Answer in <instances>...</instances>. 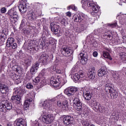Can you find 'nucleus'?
Listing matches in <instances>:
<instances>
[{"label":"nucleus","instance_id":"nucleus-13","mask_svg":"<svg viewBox=\"0 0 126 126\" xmlns=\"http://www.w3.org/2000/svg\"><path fill=\"white\" fill-rule=\"evenodd\" d=\"M29 4L28 3L23 2L19 5V9L21 13H25L28 9Z\"/></svg>","mask_w":126,"mask_h":126},{"label":"nucleus","instance_id":"nucleus-29","mask_svg":"<svg viewBox=\"0 0 126 126\" xmlns=\"http://www.w3.org/2000/svg\"><path fill=\"white\" fill-rule=\"evenodd\" d=\"M51 31L53 32H58L59 31V26L55 22L50 24Z\"/></svg>","mask_w":126,"mask_h":126},{"label":"nucleus","instance_id":"nucleus-63","mask_svg":"<svg viewBox=\"0 0 126 126\" xmlns=\"http://www.w3.org/2000/svg\"><path fill=\"white\" fill-rule=\"evenodd\" d=\"M89 126H95L94 124H90Z\"/></svg>","mask_w":126,"mask_h":126},{"label":"nucleus","instance_id":"nucleus-61","mask_svg":"<svg viewBox=\"0 0 126 126\" xmlns=\"http://www.w3.org/2000/svg\"><path fill=\"white\" fill-rule=\"evenodd\" d=\"M66 16H68V17H70L71 16V12H67L66 13Z\"/></svg>","mask_w":126,"mask_h":126},{"label":"nucleus","instance_id":"nucleus-17","mask_svg":"<svg viewBox=\"0 0 126 126\" xmlns=\"http://www.w3.org/2000/svg\"><path fill=\"white\" fill-rule=\"evenodd\" d=\"M117 19H118L120 23H121V24L125 23V22H126V14H123V13L122 12L119 13L117 15Z\"/></svg>","mask_w":126,"mask_h":126},{"label":"nucleus","instance_id":"nucleus-20","mask_svg":"<svg viewBox=\"0 0 126 126\" xmlns=\"http://www.w3.org/2000/svg\"><path fill=\"white\" fill-rule=\"evenodd\" d=\"M105 91L106 93L109 94V93L112 91V89H114V84L110 82H106L105 83Z\"/></svg>","mask_w":126,"mask_h":126},{"label":"nucleus","instance_id":"nucleus-28","mask_svg":"<svg viewBox=\"0 0 126 126\" xmlns=\"http://www.w3.org/2000/svg\"><path fill=\"white\" fill-rule=\"evenodd\" d=\"M107 72V69L106 67H102L99 70H98V76H104Z\"/></svg>","mask_w":126,"mask_h":126},{"label":"nucleus","instance_id":"nucleus-25","mask_svg":"<svg viewBox=\"0 0 126 126\" xmlns=\"http://www.w3.org/2000/svg\"><path fill=\"white\" fill-rule=\"evenodd\" d=\"M58 81H59V79H56L52 77L50 79V84L54 87H60V83Z\"/></svg>","mask_w":126,"mask_h":126},{"label":"nucleus","instance_id":"nucleus-37","mask_svg":"<svg viewBox=\"0 0 126 126\" xmlns=\"http://www.w3.org/2000/svg\"><path fill=\"white\" fill-rule=\"evenodd\" d=\"M5 36L6 35L4 32H0V44H2L3 42L5 40Z\"/></svg>","mask_w":126,"mask_h":126},{"label":"nucleus","instance_id":"nucleus-24","mask_svg":"<svg viewBox=\"0 0 126 126\" xmlns=\"http://www.w3.org/2000/svg\"><path fill=\"white\" fill-rule=\"evenodd\" d=\"M8 87L2 83H0V92L2 94H6L8 92Z\"/></svg>","mask_w":126,"mask_h":126},{"label":"nucleus","instance_id":"nucleus-3","mask_svg":"<svg viewBox=\"0 0 126 126\" xmlns=\"http://www.w3.org/2000/svg\"><path fill=\"white\" fill-rule=\"evenodd\" d=\"M89 18V17H88L87 15H85V14L75 15L74 16V20L75 22H79V23H80V22L82 21L81 23V31H84L88 25V23L85 21L84 19L87 20Z\"/></svg>","mask_w":126,"mask_h":126},{"label":"nucleus","instance_id":"nucleus-48","mask_svg":"<svg viewBox=\"0 0 126 126\" xmlns=\"http://www.w3.org/2000/svg\"><path fill=\"white\" fill-rule=\"evenodd\" d=\"M82 124L83 126H89L90 124H89V122L87 120H84L82 122Z\"/></svg>","mask_w":126,"mask_h":126},{"label":"nucleus","instance_id":"nucleus-2","mask_svg":"<svg viewBox=\"0 0 126 126\" xmlns=\"http://www.w3.org/2000/svg\"><path fill=\"white\" fill-rule=\"evenodd\" d=\"M82 3H83L82 7L84 9H86L87 7H91L92 10L91 12V15L94 16V15H96L98 11H99V7L98 5L96 4L93 1H82Z\"/></svg>","mask_w":126,"mask_h":126},{"label":"nucleus","instance_id":"nucleus-32","mask_svg":"<svg viewBox=\"0 0 126 126\" xmlns=\"http://www.w3.org/2000/svg\"><path fill=\"white\" fill-rule=\"evenodd\" d=\"M109 93H110L111 99H116L118 97V92L116 91L114 89H112Z\"/></svg>","mask_w":126,"mask_h":126},{"label":"nucleus","instance_id":"nucleus-6","mask_svg":"<svg viewBox=\"0 0 126 126\" xmlns=\"http://www.w3.org/2000/svg\"><path fill=\"white\" fill-rule=\"evenodd\" d=\"M77 90H78V89L75 87H69L64 90V93L69 97V101H71V100H73V97L76 96L74 95V93L76 92Z\"/></svg>","mask_w":126,"mask_h":126},{"label":"nucleus","instance_id":"nucleus-21","mask_svg":"<svg viewBox=\"0 0 126 126\" xmlns=\"http://www.w3.org/2000/svg\"><path fill=\"white\" fill-rule=\"evenodd\" d=\"M113 77L114 78V80H115V82L120 84L121 82H122V80H121V76H120V72L115 71L113 73Z\"/></svg>","mask_w":126,"mask_h":126},{"label":"nucleus","instance_id":"nucleus-56","mask_svg":"<svg viewBox=\"0 0 126 126\" xmlns=\"http://www.w3.org/2000/svg\"><path fill=\"white\" fill-rule=\"evenodd\" d=\"M1 13H5L6 12V8L5 7H2L0 9Z\"/></svg>","mask_w":126,"mask_h":126},{"label":"nucleus","instance_id":"nucleus-39","mask_svg":"<svg viewBox=\"0 0 126 126\" xmlns=\"http://www.w3.org/2000/svg\"><path fill=\"white\" fill-rule=\"evenodd\" d=\"M105 26L108 28H116V27H118V26L117 22H115V23L112 24H107L105 25Z\"/></svg>","mask_w":126,"mask_h":126},{"label":"nucleus","instance_id":"nucleus-47","mask_svg":"<svg viewBox=\"0 0 126 126\" xmlns=\"http://www.w3.org/2000/svg\"><path fill=\"white\" fill-rule=\"evenodd\" d=\"M82 124L83 126H89L90 124H89V122L87 120H84L82 122Z\"/></svg>","mask_w":126,"mask_h":126},{"label":"nucleus","instance_id":"nucleus-54","mask_svg":"<svg viewBox=\"0 0 126 126\" xmlns=\"http://www.w3.org/2000/svg\"><path fill=\"white\" fill-rule=\"evenodd\" d=\"M117 2L120 5H123V2L126 3V0H118Z\"/></svg>","mask_w":126,"mask_h":126},{"label":"nucleus","instance_id":"nucleus-1","mask_svg":"<svg viewBox=\"0 0 126 126\" xmlns=\"http://www.w3.org/2000/svg\"><path fill=\"white\" fill-rule=\"evenodd\" d=\"M64 98L65 97L64 95L60 94L53 98L41 101L39 103V106L40 107H43V109H45V110L48 111L49 113H52V112L55 110L53 104H54V103H55V102H56L58 99L63 100L64 99Z\"/></svg>","mask_w":126,"mask_h":126},{"label":"nucleus","instance_id":"nucleus-30","mask_svg":"<svg viewBox=\"0 0 126 126\" xmlns=\"http://www.w3.org/2000/svg\"><path fill=\"white\" fill-rule=\"evenodd\" d=\"M83 96L86 100H89L91 99V93L89 91H86V92H83Z\"/></svg>","mask_w":126,"mask_h":126},{"label":"nucleus","instance_id":"nucleus-9","mask_svg":"<svg viewBox=\"0 0 126 126\" xmlns=\"http://www.w3.org/2000/svg\"><path fill=\"white\" fill-rule=\"evenodd\" d=\"M55 120V116L52 114H48L47 115H43L42 118V121L44 124L46 125H50L53 123V121Z\"/></svg>","mask_w":126,"mask_h":126},{"label":"nucleus","instance_id":"nucleus-55","mask_svg":"<svg viewBox=\"0 0 126 126\" xmlns=\"http://www.w3.org/2000/svg\"><path fill=\"white\" fill-rule=\"evenodd\" d=\"M25 20L23 19L22 20V22L20 25L21 28H23V27L25 26Z\"/></svg>","mask_w":126,"mask_h":126},{"label":"nucleus","instance_id":"nucleus-51","mask_svg":"<svg viewBox=\"0 0 126 126\" xmlns=\"http://www.w3.org/2000/svg\"><path fill=\"white\" fill-rule=\"evenodd\" d=\"M26 88L28 89H33V85L32 83H29L27 84Z\"/></svg>","mask_w":126,"mask_h":126},{"label":"nucleus","instance_id":"nucleus-40","mask_svg":"<svg viewBox=\"0 0 126 126\" xmlns=\"http://www.w3.org/2000/svg\"><path fill=\"white\" fill-rule=\"evenodd\" d=\"M48 72H49V70H48V69H43L39 73V76L43 77V76L47 75Z\"/></svg>","mask_w":126,"mask_h":126},{"label":"nucleus","instance_id":"nucleus-38","mask_svg":"<svg viewBox=\"0 0 126 126\" xmlns=\"http://www.w3.org/2000/svg\"><path fill=\"white\" fill-rule=\"evenodd\" d=\"M32 59V56H29L25 60V63L27 66L31 64V60Z\"/></svg>","mask_w":126,"mask_h":126},{"label":"nucleus","instance_id":"nucleus-8","mask_svg":"<svg viewBox=\"0 0 126 126\" xmlns=\"http://www.w3.org/2000/svg\"><path fill=\"white\" fill-rule=\"evenodd\" d=\"M74 97V98L73 100V105L74 106H76V107H77L76 110L80 112V114H81V113H82V103H81V101H80V99H79L78 95H77Z\"/></svg>","mask_w":126,"mask_h":126},{"label":"nucleus","instance_id":"nucleus-16","mask_svg":"<svg viewBox=\"0 0 126 126\" xmlns=\"http://www.w3.org/2000/svg\"><path fill=\"white\" fill-rule=\"evenodd\" d=\"M88 75L90 79H94L96 75L95 73V68L91 67L88 69Z\"/></svg>","mask_w":126,"mask_h":126},{"label":"nucleus","instance_id":"nucleus-12","mask_svg":"<svg viewBox=\"0 0 126 126\" xmlns=\"http://www.w3.org/2000/svg\"><path fill=\"white\" fill-rule=\"evenodd\" d=\"M61 52L66 58H68V57H69L72 54V50L67 48V47L65 46H63L61 49Z\"/></svg>","mask_w":126,"mask_h":126},{"label":"nucleus","instance_id":"nucleus-18","mask_svg":"<svg viewBox=\"0 0 126 126\" xmlns=\"http://www.w3.org/2000/svg\"><path fill=\"white\" fill-rule=\"evenodd\" d=\"M110 49L105 47L104 50L102 52V56L105 59H108V60H110V61H112V57H111V55H110Z\"/></svg>","mask_w":126,"mask_h":126},{"label":"nucleus","instance_id":"nucleus-15","mask_svg":"<svg viewBox=\"0 0 126 126\" xmlns=\"http://www.w3.org/2000/svg\"><path fill=\"white\" fill-rule=\"evenodd\" d=\"M48 60L49 56L47 54H43L40 55L38 60L40 63H44V64H46V63H47Z\"/></svg>","mask_w":126,"mask_h":126},{"label":"nucleus","instance_id":"nucleus-53","mask_svg":"<svg viewBox=\"0 0 126 126\" xmlns=\"http://www.w3.org/2000/svg\"><path fill=\"white\" fill-rule=\"evenodd\" d=\"M77 71V68L76 66H74L73 67L71 70V73H74V72H76Z\"/></svg>","mask_w":126,"mask_h":126},{"label":"nucleus","instance_id":"nucleus-62","mask_svg":"<svg viewBox=\"0 0 126 126\" xmlns=\"http://www.w3.org/2000/svg\"><path fill=\"white\" fill-rule=\"evenodd\" d=\"M56 72L57 73H59V74L63 73V72H62V70L61 69H57L56 70Z\"/></svg>","mask_w":126,"mask_h":126},{"label":"nucleus","instance_id":"nucleus-41","mask_svg":"<svg viewBox=\"0 0 126 126\" xmlns=\"http://www.w3.org/2000/svg\"><path fill=\"white\" fill-rule=\"evenodd\" d=\"M103 36H104V38H111L113 37V35H112V32L108 31L107 32H106L105 33H104Z\"/></svg>","mask_w":126,"mask_h":126},{"label":"nucleus","instance_id":"nucleus-64","mask_svg":"<svg viewBox=\"0 0 126 126\" xmlns=\"http://www.w3.org/2000/svg\"><path fill=\"white\" fill-rule=\"evenodd\" d=\"M40 45H41V46H43V43H42V42H41V43H40Z\"/></svg>","mask_w":126,"mask_h":126},{"label":"nucleus","instance_id":"nucleus-45","mask_svg":"<svg viewBox=\"0 0 126 126\" xmlns=\"http://www.w3.org/2000/svg\"><path fill=\"white\" fill-rule=\"evenodd\" d=\"M13 69H14V70L15 71H16L17 72H18L19 71V70H20V66L17 65H14L12 67Z\"/></svg>","mask_w":126,"mask_h":126},{"label":"nucleus","instance_id":"nucleus-11","mask_svg":"<svg viewBox=\"0 0 126 126\" xmlns=\"http://www.w3.org/2000/svg\"><path fill=\"white\" fill-rule=\"evenodd\" d=\"M85 76V74L83 71L80 70L78 73H75L73 76L74 81H78V80H82V79Z\"/></svg>","mask_w":126,"mask_h":126},{"label":"nucleus","instance_id":"nucleus-50","mask_svg":"<svg viewBox=\"0 0 126 126\" xmlns=\"http://www.w3.org/2000/svg\"><path fill=\"white\" fill-rule=\"evenodd\" d=\"M84 113L85 114V115L88 116V115L90 114V110H89V108H86L84 110Z\"/></svg>","mask_w":126,"mask_h":126},{"label":"nucleus","instance_id":"nucleus-4","mask_svg":"<svg viewBox=\"0 0 126 126\" xmlns=\"http://www.w3.org/2000/svg\"><path fill=\"white\" fill-rule=\"evenodd\" d=\"M24 92V90L21 89V88H16L14 89L13 95L11 97L12 101H18V102H20L21 100V96L23 95Z\"/></svg>","mask_w":126,"mask_h":126},{"label":"nucleus","instance_id":"nucleus-31","mask_svg":"<svg viewBox=\"0 0 126 126\" xmlns=\"http://www.w3.org/2000/svg\"><path fill=\"white\" fill-rule=\"evenodd\" d=\"M35 95L33 94V95H32V97L28 98L27 100H25L24 103V106L25 107H26V108H28V107H29V105L31 104V102L33 100V99L32 98H33V97Z\"/></svg>","mask_w":126,"mask_h":126},{"label":"nucleus","instance_id":"nucleus-36","mask_svg":"<svg viewBox=\"0 0 126 126\" xmlns=\"http://www.w3.org/2000/svg\"><path fill=\"white\" fill-rule=\"evenodd\" d=\"M33 6L34 9H35L36 11H39L41 9L42 5L40 3H33Z\"/></svg>","mask_w":126,"mask_h":126},{"label":"nucleus","instance_id":"nucleus-22","mask_svg":"<svg viewBox=\"0 0 126 126\" xmlns=\"http://www.w3.org/2000/svg\"><path fill=\"white\" fill-rule=\"evenodd\" d=\"M26 119L22 118H20L15 122V125H16L17 126H26Z\"/></svg>","mask_w":126,"mask_h":126},{"label":"nucleus","instance_id":"nucleus-5","mask_svg":"<svg viewBox=\"0 0 126 126\" xmlns=\"http://www.w3.org/2000/svg\"><path fill=\"white\" fill-rule=\"evenodd\" d=\"M7 14L10 20H11V21H14V23L17 22L18 19H19V16H18V13L16 12L15 7L12 8L11 9L9 10Z\"/></svg>","mask_w":126,"mask_h":126},{"label":"nucleus","instance_id":"nucleus-27","mask_svg":"<svg viewBox=\"0 0 126 126\" xmlns=\"http://www.w3.org/2000/svg\"><path fill=\"white\" fill-rule=\"evenodd\" d=\"M28 17L29 20H31V21H33L37 19V15L35 14V13L30 12L28 14Z\"/></svg>","mask_w":126,"mask_h":126},{"label":"nucleus","instance_id":"nucleus-19","mask_svg":"<svg viewBox=\"0 0 126 126\" xmlns=\"http://www.w3.org/2000/svg\"><path fill=\"white\" fill-rule=\"evenodd\" d=\"M73 121V118L70 116H65L63 119V122L64 125L68 126L69 124H71Z\"/></svg>","mask_w":126,"mask_h":126},{"label":"nucleus","instance_id":"nucleus-46","mask_svg":"<svg viewBox=\"0 0 126 126\" xmlns=\"http://www.w3.org/2000/svg\"><path fill=\"white\" fill-rule=\"evenodd\" d=\"M67 9H72L73 10L76 11V10H77V7H76L74 5H71L67 7Z\"/></svg>","mask_w":126,"mask_h":126},{"label":"nucleus","instance_id":"nucleus-49","mask_svg":"<svg viewBox=\"0 0 126 126\" xmlns=\"http://www.w3.org/2000/svg\"><path fill=\"white\" fill-rule=\"evenodd\" d=\"M61 23L62 25L64 26L65 25V23H66V18H61Z\"/></svg>","mask_w":126,"mask_h":126},{"label":"nucleus","instance_id":"nucleus-34","mask_svg":"<svg viewBox=\"0 0 126 126\" xmlns=\"http://www.w3.org/2000/svg\"><path fill=\"white\" fill-rule=\"evenodd\" d=\"M15 42V39H14L13 37H9L7 39V42H6V47H9L11 45H12L13 43H14Z\"/></svg>","mask_w":126,"mask_h":126},{"label":"nucleus","instance_id":"nucleus-42","mask_svg":"<svg viewBox=\"0 0 126 126\" xmlns=\"http://www.w3.org/2000/svg\"><path fill=\"white\" fill-rule=\"evenodd\" d=\"M122 61L126 62V52H120L119 54Z\"/></svg>","mask_w":126,"mask_h":126},{"label":"nucleus","instance_id":"nucleus-52","mask_svg":"<svg viewBox=\"0 0 126 126\" xmlns=\"http://www.w3.org/2000/svg\"><path fill=\"white\" fill-rule=\"evenodd\" d=\"M114 119H116V120H119V119H120V117H121V115H120V113H116L114 115Z\"/></svg>","mask_w":126,"mask_h":126},{"label":"nucleus","instance_id":"nucleus-33","mask_svg":"<svg viewBox=\"0 0 126 126\" xmlns=\"http://www.w3.org/2000/svg\"><path fill=\"white\" fill-rule=\"evenodd\" d=\"M109 93H110L111 99H116L118 97V92L116 91L114 89H112Z\"/></svg>","mask_w":126,"mask_h":126},{"label":"nucleus","instance_id":"nucleus-60","mask_svg":"<svg viewBox=\"0 0 126 126\" xmlns=\"http://www.w3.org/2000/svg\"><path fill=\"white\" fill-rule=\"evenodd\" d=\"M122 41L123 43H126V36L124 35L122 37Z\"/></svg>","mask_w":126,"mask_h":126},{"label":"nucleus","instance_id":"nucleus-26","mask_svg":"<svg viewBox=\"0 0 126 126\" xmlns=\"http://www.w3.org/2000/svg\"><path fill=\"white\" fill-rule=\"evenodd\" d=\"M85 55L84 53H81L78 55L79 59L81 60V63L82 64H86V63H87V58L84 57Z\"/></svg>","mask_w":126,"mask_h":126},{"label":"nucleus","instance_id":"nucleus-59","mask_svg":"<svg viewBox=\"0 0 126 126\" xmlns=\"http://www.w3.org/2000/svg\"><path fill=\"white\" fill-rule=\"evenodd\" d=\"M33 126H40V122H39V121H35L34 123Z\"/></svg>","mask_w":126,"mask_h":126},{"label":"nucleus","instance_id":"nucleus-44","mask_svg":"<svg viewBox=\"0 0 126 126\" xmlns=\"http://www.w3.org/2000/svg\"><path fill=\"white\" fill-rule=\"evenodd\" d=\"M9 48L13 49V50H15V49H17V44L15 42L12 43V44L10 45V47H9Z\"/></svg>","mask_w":126,"mask_h":126},{"label":"nucleus","instance_id":"nucleus-58","mask_svg":"<svg viewBox=\"0 0 126 126\" xmlns=\"http://www.w3.org/2000/svg\"><path fill=\"white\" fill-rule=\"evenodd\" d=\"M94 103H95L96 105H94L96 109L97 110H99L100 109V107H99V103L98 102H96V101H94Z\"/></svg>","mask_w":126,"mask_h":126},{"label":"nucleus","instance_id":"nucleus-14","mask_svg":"<svg viewBox=\"0 0 126 126\" xmlns=\"http://www.w3.org/2000/svg\"><path fill=\"white\" fill-rule=\"evenodd\" d=\"M33 81L34 82H35V83H39L41 86L45 85L47 83V81L45 80V78H42L41 76H40V75H39L38 77H36Z\"/></svg>","mask_w":126,"mask_h":126},{"label":"nucleus","instance_id":"nucleus-57","mask_svg":"<svg viewBox=\"0 0 126 126\" xmlns=\"http://www.w3.org/2000/svg\"><path fill=\"white\" fill-rule=\"evenodd\" d=\"M93 56L94 58H96V57H98V52L96 51H94L93 53Z\"/></svg>","mask_w":126,"mask_h":126},{"label":"nucleus","instance_id":"nucleus-43","mask_svg":"<svg viewBox=\"0 0 126 126\" xmlns=\"http://www.w3.org/2000/svg\"><path fill=\"white\" fill-rule=\"evenodd\" d=\"M14 79H15V82H16L17 84H18L19 83H21V80H20V76L15 75Z\"/></svg>","mask_w":126,"mask_h":126},{"label":"nucleus","instance_id":"nucleus-23","mask_svg":"<svg viewBox=\"0 0 126 126\" xmlns=\"http://www.w3.org/2000/svg\"><path fill=\"white\" fill-rule=\"evenodd\" d=\"M39 65H40V64L38 62H36L34 64H33L31 68L30 73L31 74H35V73L37 72L38 68H39Z\"/></svg>","mask_w":126,"mask_h":126},{"label":"nucleus","instance_id":"nucleus-10","mask_svg":"<svg viewBox=\"0 0 126 126\" xmlns=\"http://www.w3.org/2000/svg\"><path fill=\"white\" fill-rule=\"evenodd\" d=\"M57 105L59 108L63 111H67L68 109V102L66 100H61L57 101Z\"/></svg>","mask_w":126,"mask_h":126},{"label":"nucleus","instance_id":"nucleus-35","mask_svg":"<svg viewBox=\"0 0 126 126\" xmlns=\"http://www.w3.org/2000/svg\"><path fill=\"white\" fill-rule=\"evenodd\" d=\"M59 87H62L63 85H64L65 83L67 82V80H66V78H61L59 79Z\"/></svg>","mask_w":126,"mask_h":126},{"label":"nucleus","instance_id":"nucleus-7","mask_svg":"<svg viewBox=\"0 0 126 126\" xmlns=\"http://www.w3.org/2000/svg\"><path fill=\"white\" fill-rule=\"evenodd\" d=\"M12 109V104L6 101H2L0 102V112L5 113Z\"/></svg>","mask_w":126,"mask_h":126}]
</instances>
